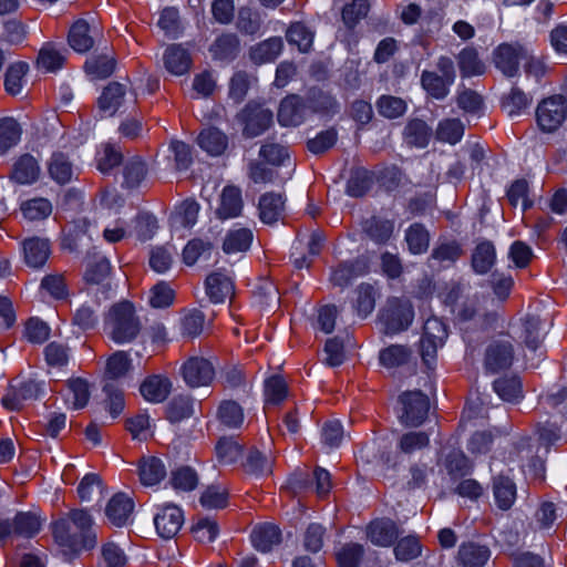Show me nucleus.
I'll return each mask as SVG.
<instances>
[{"label":"nucleus","instance_id":"57","mask_svg":"<svg viewBox=\"0 0 567 567\" xmlns=\"http://www.w3.org/2000/svg\"><path fill=\"white\" fill-rule=\"evenodd\" d=\"M131 365V360L126 352L115 351L106 361L105 377L109 380H116L124 377Z\"/></svg>","mask_w":567,"mask_h":567},{"label":"nucleus","instance_id":"22","mask_svg":"<svg viewBox=\"0 0 567 567\" xmlns=\"http://www.w3.org/2000/svg\"><path fill=\"white\" fill-rule=\"evenodd\" d=\"M95 33V25L91 27L85 20L80 19L69 31V44L74 51L85 53L93 47Z\"/></svg>","mask_w":567,"mask_h":567},{"label":"nucleus","instance_id":"62","mask_svg":"<svg viewBox=\"0 0 567 567\" xmlns=\"http://www.w3.org/2000/svg\"><path fill=\"white\" fill-rule=\"evenodd\" d=\"M462 255L461 246L455 241L442 243L431 254V260L439 265H451Z\"/></svg>","mask_w":567,"mask_h":567},{"label":"nucleus","instance_id":"17","mask_svg":"<svg viewBox=\"0 0 567 567\" xmlns=\"http://www.w3.org/2000/svg\"><path fill=\"white\" fill-rule=\"evenodd\" d=\"M362 231L375 244H385L394 231V223L382 215H371L362 221Z\"/></svg>","mask_w":567,"mask_h":567},{"label":"nucleus","instance_id":"55","mask_svg":"<svg viewBox=\"0 0 567 567\" xmlns=\"http://www.w3.org/2000/svg\"><path fill=\"white\" fill-rule=\"evenodd\" d=\"M287 39L290 44L297 45L299 51L308 52L313 42V33L303 23L291 24L287 31Z\"/></svg>","mask_w":567,"mask_h":567},{"label":"nucleus","instance_id":"49","mask_svg":"<svg viewBox=\"0 0 567 567\" xmlns=\"http://www.w3.org/2000/svg\"><path fill=\"white\" fill-rule=\"evenodd\" d=\"M115 70V61L112 55L103 54L90 58L85 62V71L93 79H105Z\"/></svg>","mask_w":567,"mask_h":567},{"label":"nucleus","instance_id":"39","mask_svg":"<svg viewBox=\"0 0 567 567\" xmlns=\"http://www.w3.org/2000/svg\"><path fill=\"white\" fill-rule=\"evenodd\" d=\"M217 419L223 425L237 429L244 422L243 408L236 401L225 400L218 406Z\"/></svg>","mask_w":567,"mask_h":567},{"label":"nucleus","instance_id":"63","mask_svg":"<svg viewBox=\"0 0 567 567\" xmlns=\"http://www.w3.org/2000/svg\"><path fill=\"white\" fill-rule=\"evenodd\" d=\"M245 468L255 475H269L272 472V460L258 450H251L246 458Z\"/></svg>","mask_w":567,"mask_h":567},{"label":"nucleus","instance_id":"8","mask_svg":"<svg viewBox=\"0 0 567 567\" xmlns=\"http://www.w3.org/2000/svg\"><path fill=\"white\" fill-rule=\"evenodd\" d=\"M381 318L386 331L396 333L408 329L414 318V311L409 301L393 299L382 311Z\"/></svg>","mask_w":567,"mask_h":567},{"label":"nucleus","instance_id":"37","mask_svg":"<svg viewBox=\"0 0 567 567\" xmlns=\"http://www.w3.org/2000/svg\"><path fill=\"white\" fill-rule=\"evenodd\" d=\"M122 153L117 147L110 143H103L96 151L95 162L97 169L103 173H110L122 162Z\"/></svg>","mask_w":567,"mask_h":567},{"label":"nucleus","instance_id":"15","mask_svg":"<svg viewBox=\"0 0 567 567\" xmlns=\"http://www.w3.org/2000/svg\"><path fill=\"white\" fill-rule=\"evenodd\" d=\"M245 123L244 133L255 137L264 133L272 123V112L257 104H248L241 114Z\"/></svg>","mask_w":567,"mask_h":567},{"label":"nucleus","instance_id":"52","mask_svg":"<svg viewBox=\"0 0 567 567\" xmlns=\"http://www.w3.org/2000/svg\"><path fill=\"white\" fill-rule=\"evenodd\" d=\"M147 166L144 161L134 157L126 162L124 166V184L128 188H135L142 185L147 176Z\"/></svg>","mask_w":567,"mask_h":567},{"label":"nucleus","instance_id":"58","mask_svg":"<svg viewBox=\"0 0 567 567\" xmlns=\"http://www.w3.org/2000/svg\"><path fill=\"white\" fill-rule=\"evenodd\" d=\"M244 200L240 188L236 186L224 187L220 194V207L217 213H241Z\"/></svg>","mask_w":567,"mask_h":567},{"label":"nucleus","instance_id":"60","mask_svg":"<svg viewBox=\"0 0 567 567\" xmlns=\"http://www.w3.org/2000/svg\"><path fill=\"white\" fill-rule=\"evenodd\" d=\"M213 245L199 238L192 239L184 247L182 258L185 265L193 266L202 256H209Z\"/></svg>","mask_w":567,"mask_h":567},{"label":"nucleus","instance_id":"5","mask_svg":"<svg viewBox=\"0 0 567 567\" xmlns=\"http://www.w3.org/2000/svg\"><path fill=\"white\" fill-rule=\"evenodd\" d=\"M399 402L402 405V413L399 417L405 426H419L425 421L430 410V400L422 391L403 392L399 396Z\"/></svg>","mask_w":567,"mask_h":567},{"label":"nucleus","instance_id":"4","mask_svg":"<svg viewBox=\"0 0 567 567\" xmlns=\"http://www.w3.org/2000/svg\"><path fill=\"white\" fill-rule=\"evenodd\" d=\"M567 103L563 95L544 99L536 109L537 124L542 131L551 133L565 122Z\"/></svg>","mask_w":567,"mask_h":567},{"label":"nucleus","instance_id":"10","mask_svg":"<svg viewBox=\"0 0 567 567\" xmlns=\"http://www.w3.org/2000/svg\"><path fill=\"white\" fill-rule=\"evenodd\" d=\"M514 360L513 344L507 340L492 341L485 351L484 365L491 373L508 369Z\"/></svg>","mask_w":567,"mask_h":567},{"label":"nucleus","instance_id":"31","mask_svg":"<svg viewBox=\"0 0 567 567\" xmlns=\"http://www.w3.org/2000/svg\"><path fill=\"white\" fill-rule=\"evenodd\" d=\"M239 50V40L235 34L224 33L216 38L209 48L213 59L229 61L235 59Z\"/></svg>","mask_w":567,"mask_h":567},{"label":"nucleus","instance_id":"16","mask_svg":"<svg viewBox=\"0 0 567 567\" xmlns=\"http://www.w3.org/2000/svg\"><path fill=\"white\" fill-rule=\"evenodd\" d=\"M310 107L297 95L287 96L280 103L278 121L282 126H297L303 122Z\"/></svg>","mask_w":567,"mask_h":567},{"label":"nucleus","instance_id":"35","mask_svg":"<svg viewBox=\"0 0 567 567\" xmlns=\"http://www.w3.org/2000/svg\"><path fill=\"white\" fill-rule=\"evenodd\" d=\"M422 87L429 95L436 100H443L450 92L453 82L431 71H423L421 75Z\"/></svg>","mask_w":567,"mask_h":567},{"label":"nucleus","instance_id":"24","mask_svg":"<svg viewBox=\"0 0 567 567\" xmlns=\"http://www.w3.org/2000/svg\"><path fill=\"white\" fill-rule=\"evenodd\" d=\"M251 542L257 550L268 553L274 546L280 544L281 532L274 524H261L252 529Z\"/></svg>","mask_w":567,"mask_h":567},{"label":"nucleus","instance_id":"19","mask_svg":"<svg viewBox=\"0 0 567 567\" xmlns=\"http://www.w3.org/2000/svg\"><path fill=\"white\" fill-rule=\"evenodd\" d=\"M491 557L487 546L474 542L464 543L457 551V563L462 567H484Z\"/></svg>","mask_w":567,"mask_h":567},{"label":"nucleus","instance_id":"1","mask_svg":"<svg viewBox=\"0 0 567 567\" xmlns=\"http://www.w3.org/2000/svg\"><path fill=\"white\" fill-rule=\"evenodd\" d=\"M52 535L60 546L74 551L92 549L97 544L94 520L91 514L83 508L71 509L51 525Z\"/></svg>","mask_w":567,"mask_h":567},{"label":"nucleus","instance_id":"18","mask_svg":"<svg viewBox=\"0 0 567 567\" xmlns=\"http://www.w3.org/2000/svg\"><path fill=\"white\" fill-rule=\"evenodd\" d=\"M22 250L25 264L31 268H41L50 256L49 240L31 237L22 243Z\"/></svg>","mask_w":567,"mask_h":567},{"label":"nucleus","instance_id":"64","mask_svg":"<svg viewBox=\"0 0 567 567\" xmlns=\"http://www.w3.org/2000/svg\"><path fill=\"white\" fill-rule=\"evenodd\" d=\"M379 113L388 118L402 116L406 111V103L396 96L383 95L377 103Z\"/></svg>","mask_w":567,"mask_h":567},{"label":"nucleus","instance_id":"44","mask_svg":"<svg viewBox=\"0 0 567 567\" xmlns=\"http://www.w3.org/2000/svg\"><path fill=\"white\" fill-rule=\"evenodd\" d=\"M464 135V125L460 120L446 118L439 123L435 136L440 142L456 144Z\"/></svg>","mask_w":567,"mask_h":567},{"label":"nucleus","instance_id":"41","mask_svg":"<svg viewBox=\"0 0 567 567\" xmlns=\"http://www.w3.org/2000/svg\"><path fill=\"white\" fill-rule=\"evenodd\" d=\"M430 445V436L423 431H411L402 434L398 441V449L401 453L411 455L422 451Z\"/></svg>","mask_w":567,"mask_h":567},{"label":"nucleus","instance_id":"6","mask_svg":"<svg viewBox=\"0 0 567 567\" xmlns=\"http://www.w3.org/2000/svg\"><path fill=\"white\" fill-rule=\"evenodd\" d=\"M181 375L190 388L205 386L212 382L215 370L212 362L203 357H190L181 367Z\"/></svg>","mask_w":567,"mask_h":567},{"label":"nucleus","instance_id":"43","mask_svg":"<svg viewBox=\"0 0 567 567\" xmlns=\"http://www.w3.org/2000/svg\"><path fill=\"white\" fill-rule=\"evenodd\" d=\"M540 324L542 321L537 316L527 315L522 320L520 338L525 346L534 351L538 349L542 343Z\"/></svg>","mask_w":567,"mask_h":567},{"label":"nucleus","instance_id":"50","mask_svg":"<svg viewBox=\"0 0 567 567\" xmlns=\"http://www.w3.org/2000/svg\"><path fill=\"white\" fill-rule=\"evenodd\" d=\"M71 349L61 342L52 341L44 348L45 362L51 368L62 369L68 365Z\"/></svg>","mask_w":567,"mask_h":567},{"label":"nucleus","instance_id":"47","mask_svg":"<svg viewBox=\"0 0 567 567\" xmlns=\"http://www.w3.org/2000/svg\"><path fill=\"white\" fill-rule=\"evenodd\" d=\"M404 133L409 144L421 148L427 146L432 136V130L421 120L411 121L406 125Z\"/></svg>","mask_w":567,"mask_h":567},{"label":"nucleus","instance_id":"56","mask_svg":"<svg viewBox=\"0 0 567 567\" xmlns=\"http://www.w3.org/2000/svg\"><path fill=\"white\" fill-rule=\"evenodd\" d=\"M405 240L412 254H421L427 249L430 236L421 224H413L406 230Z\"/></svg>","mask_w":567,"mask_h":567},{"label":"nucleus","instance_id":"54","mask_svg":"<svg viewBox=\"0 0 567 567\" xmlns=\"http://www.w3.org/2000/svg\"><path fill=\"white\" fill-rule=\"evenodd\" d=\"M507 197L515 209L526 212L532 208V202L528 198V184L525 179L513 182L507 190Z\"/></svg>","mask_w":567,"mask_h":567},{"label":"nucleus","instance_id":"3","mask_svg":"<svg viewBox=\"0 0 567 567\" xmlns=\"http://www.w3.org/2000/svg\"><path fill=\"white\" fill-rule=\"evenodd\" d=\"M447 327L439 318H429L423 326V334L420 341V353L423 363L432 369L435 364L436 352L447 338Z\"/></svg>","mask_w":567,"mask_h":567},{"label":"nucleus","instance_id":"32","mask_svg":"<svg viewBox=\"0 0 567 567\" xmlns=\"http://www.w3.org/2000/svg\"><path fill=\"white\" fill-rule=\"evenodd\" d=\"M22 128L13 117L0 118V156L18 145L21 140Z\"/></svg>","mask_w":567,"mask_h":567},{"label":"nucleus","instance_id":"38","mask_svg":"<svg viewBox=\"0 0 567 567\" xmlns=\"http://www.w3.org/2000/svg\"><path fill=\"white\" fill-rule=\"evenodd\" d=\"M193 399L188 395H177L166 405V419L171 423H178L193 415Z\"/></svg>","mask_w":567,"mask_h":567},{"label":"nucleus","instance_id":"28","mask_svg":"<svg viewBox=\"0 0 567 567\" xmlns=\"http://www.w3.org/2000/svg\"><path fill=\"white\" fill-rule=\"evenodd\" d=\"M495 260L496 251L492 241L483 240L476 245L472 254V267L476 274H487Z\"/></svg>","mask_w":567,"mask_h":567},{"label":"nucleus","instance_id":"26","mask_svg":"<svg viewBox=\"0 0 567 567\" xmlns=\"http://www.w3.org/2000/svg\"><path fill=\"white\" fill-rule=\"evenodd\" d=\"M197 144L208 155L219 156L227 148L228 138L218 128L208 127L199 133Z\"/></svg>","mask_w":567,"mask_h":567},{"label":"nucleus","instance_id":"45","mask_svg":"<svg viewBox=\"0 0 567 567\" xmlns=\"http://www.w3.org/2000/svg\"><path fill=\"white\" fill-rule=\"evenodd\" d=\"M411 350L404 346L392 344L380 351V363L389 369L401 367L409 362Z\"/></svg>","mask_w":567,"mask_h":567},{"label":"nucleus","instance_id":"51","mask_svg":"<svg viewBox=\"0 0 567 567\" xmlns=\"http://www.w3.org/2000/svg\"><path fill=\"white\" fill-rule=\"evenodd\" d=\"M65 61L64 53L51 44L44 45L38 55V66L47 72H55Z\"/></svg>","mask_w":567,"mask_h":567},{"label":"nucleus","instance_id":"25","mask_svg":"<svg viewBox=\"0 0 567 567\" xmlns=\"http://www.w3.org/2000/svg\"><path fill=\"white\" fill-rule=\"evenodd\" d=\"M138 476L143 485L153 486L165 478L166 467L156 456L142 457L138 463Z\"/></svg>","mask_w":567,"mask_h":567},{"label":"nucleus","instance_id":"36","mask_svg":"<svg viewBox=\"0 0 567 567\" xmlns=\"http://www.w3.org/2000/svg\"><path fill=\"white\" fill-rule=\"evenodd\" d=\"M494 391L507 402H518L523 398L522 381L517 377H504L493 382Z\"/></svg>","mask_w":567,"mask_h":567},{"label":"nucleus","instance_id":"59","mask_svg":"<svg viewBox=\"0 0 567 567\" xmlns=\"http://www.w3.org/2000/svg\"><path fill=\"white\" fill-rule=\"evenodd\" d=\"M171 484L175 489L193 491L198 484L196 472L189 466H182L172 472Z\"/></svg>","mask_w":567,"mask_h":567},{"label":"nucleus","instance_id":"2","mask_svg":"<svg viewBox=\"0 0 567 567\" xmlns=\"http://www.w3.org/2000/svg\"><path fill=\"white\" fill-rule=\"evenodd\" d=\"M104 329L115 343L133 342L142 329L133 303L125 300L113 305L104 318Z\"/></svg>","mask_w":567,"mask_h":567},{"label":"nucleus","instance_id":"21","mask_svg":"<svg viewBox=\"0 0 567 567\" xmlns=\"http://www.w3.org/2000/svg\"><path fill=\"white\" fill-rule=\"evenodd\" d=\"M165 69L173 75H184L192 66L189 52L181 44L169 45L164 52Z\"/></svg>","mask_w":567,"mask_h":567},{"label":"nucleus","instance_id":"46","mask_svg":"<svg viewBox=\"0 0 567 567\" xmlns=\"http://www.w3.org/2000/svg\"><path fill=\"white\" fill-rule=\"evenodd\" d=\"M443 464L447 471V474L453 480L463 477L471 471V465L467 457L462 451L458 450H452L450 453H447Z\"/></svg>","mask_w":567,"mask_h":567},{"label":"nucleus","instance_id":"14","mask_svg":"<svg viewBox=\"0 0 567 567\" xmlns=\"http://www.w3.org/2000/svg\"><path fill=\"white\" fill-rule=\"evenodd\" d=\"M400 535L399 526L390 518H377L367 526V538L375 546L390 547Z\"/></svg>","mask_w":567,"mask_h":567},{"label":"nucleus","instance_id":"40","mask_svg":"<svg viewBox=\"0 0 567 567\" xmlns=\"http://www.w3.org/2000/svg\"><path fill=\"white\" fill-rule=\"evenodd\" d=\"M111 274V265L104 256L94 255L87 262L84 279L87 284L104 285Z\"/></svg>","mask_w":567,"mask_h":567},{"label":"nucleus","instance_id":"13","mask_svg":"<svg viewBox=\"0 0 567 567\" xmlns=\"http://www.w3.org/2000/svg\"><path fill=\"white\" fill-rule=\"evenodd\" d=\"M205 290L212 302L223 303L234 296L235 284L225 270H216L206 277Z\"/></svg>","mask_w":567,"mask_h":567},{"label":"nucleus","instance_id":"53","mask_svg":"<svg viewBox=\"0 0 567 567\" xmlns=\"http://www.w3.org/2000/svg\"><path fill=\"white\" fill-rule=\"evenodd\" d=\"M458 66L463 76L481 75L485 71L484 63L473 49H464L458 54Z\"/></svg>","mask_w":567,"mask_h":567},{"label":"nucleus","instance_id":"61","mask_svg":"<svg viewBox=\"0 0 567 567\" xmlns=\"http://www.w3.org/2000/svg\"><path fill=\"white\" fill-rule=\"evenodd\" d=\"M421 544L415 536H406L401 538L395 547L394 555L400 561H410L421 555Z\"/></svg>","mask_w":567,"mask_h":567},{"label":"nucleus","instance_id":"27","mask_svg":"<svg viewBox=\"0 0 567 567\" xmlns=\"http://www.w3.org/2000/svg\"><path fill=\"white\" fill-rule=\"evenodd\" d=\"M493 492L496 505L502 511L509 509L516 499V485L508 476H496L493 482Z\"/></svg>","mask_w":567,"mask_h":567},{"label":"nucleus","instance_id":"29","mask_svg":"<svg viewBox=\"0 0 567 567\" xmlns=\"http://www.w3.org/2000/svg\"><path fill=\"white\" fill-rule=\"evenodd\" d=\"M40 176V166L38 161L29 154L22 155L14 164L12 178L22 185L32 184Z\"/></svg>","mask_w":567,"mask_h":567},{"label":"nucleus","instance_id":"23","mask_svg":"<svg viewBox=\"0 0 567 567\" xmlns=\"http://www.w3.org/2000/svg\"><path fill=\"white\" fill-rule=\"evenodd\" d=\"M172 391V382L162 375H152L144 380L140 386L142 396L152 403H161L167 399Z\"/></svg>","mask_w":567,"mask_h":567},{"label":"nucleus","instance_id":"48","mask_svg":"<svg viewBox=\"0 0 567 567\" xmlns=\"http://www.w3.org/2000/svg\"><path fill=\"white\" fill-rule=\"evenodd\" d=\"M51 177L59 184H66L72 179L73 166L62 153H55L49 164Z\"/></svg>","mask_w":567,"mask_h":567},{"label":"nucleus","instance_id":"42","mask_svg":"<svg viewBox=\"0 0 567 567\" xmlns=\"http://www.w3.org/2000/svg\"><path fill=\"white\" fill-rule=\"evenodd\" d=\"M252 240V233L247 228H239L227 233L223 250L226 254L245 251L249 248Z\"/></svg>","mask_w":567,"mask_h":567},{"label":"nucleus","instance_id":"20","mask_svg":"<svg viewBox=\"0 0 567 567\" xmlns=\"http://www.w3.org/2000/svg\"><path fill=\"white\" fill-rule=\"evenodd\" d=\"M134 508L133 501L123 493L115 494L107 503L105 515L117 527L124 526Z\"/></svg>","mask_w":567,"mask_h":567},{"label":"nucleus","instance_id":"30","mask_svg":"<svg viewBox=\"0 0 567 567\" xmlns=\"http://www.w3.org/2000/svg\"><path fill=\"white\" fill-rule=\"evenodd\" d=\"M29 72V64L23 61L11 63L4 74V87L8 94L18 95L27 83L25 76Z\"/></svg>","mask_w":567,"mask_h":567},{"label":"nucleus","instance_id":"12","mask_svg":"<svg viewBox=\"0 0 567 567\" xmlns=\"http://www.w3.org/2000/svg\"><path fill=\"white\" fill-rule=\"evenodd\" d=\"M368 271L369 262L365 258L342 261L331 268L330 282L336 287L346 288L353 279L364 276Z\"/></svg>","mask_w":567,"mask_h":567},{"label":"nucleus","instance_id":"9","mask_svg":"<svg viewBox=\"0 0 567 567\" xmlns=\"http://www.w3.org/2000/svg\"><path fill=\"white\" fill-rule=\"evenodd\" d=\"M136 97V90L127 92L123 84L113 82L102 92L99 99V106L103 112L113 115L121 107L134 104Z\"/></svg>","mask_w":567,"mask_h":567},{"label":"nucleus","instance_id":"7","mask_svg":"<svg viewBox=\"0 0 567 567\" xmlns=\"http://www.w3.org/2000/svg\"><path fill=\"white\" fill-rule=\"evenodd\" d=\"M184 513L174 504H165L157 508L154 525L157 534L164 539L174 538L184 525Z\"/></svg>","mask_w":567,"mask_h":567},{"label":"nucleus","instance_id":"34","mask_svg":"<svg viewBox=\"0 0 567 567\" xmlns=\"http://www.w3.org/2000/svg\"><path fill=\"white\" fill-rule=\"evenodd\" d=\"M282 50V40L280 38H269L255 45L250 50V58L255 63L262 64L272 62Z\"/></svg>","mask_w":567,"mask_h":567},{"label":"nucleus","instance_id":"33","mask_svg":"<svg viewBox=\"0 0 567 567\" xmlns=\"http://www.w3.org/2000/svg\"><path fill=\"white\" fill-rule=\"evenodd\" d=\"M12 535L31 538L41 529L40 517L30 512H19L11 520Z\"/></svg>","mask_w":567,"mask_h":567},{"label":"nucleus","instance_id":"11","mask_svg":"<svg viewBox=\"0 0 567 567\" xmlns=\"http://www.w3.org/2000/svg\"><path fill=\"white\" fill-rule=\"evenodd\" d=\"M527 58V50L519 44H501L494 51L495 66L506 76L518 73L519 61Z\"/></svg>","mask_w":567,"mask_h":567}]
</instances>
